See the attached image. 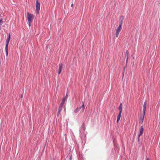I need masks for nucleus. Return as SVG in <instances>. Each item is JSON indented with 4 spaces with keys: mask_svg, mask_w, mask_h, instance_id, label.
I'll use <instances>...</instances> for the list:
<instances>
[{
    "mask_svg": "<svg viewBox=\"0 0 160 160\" xmlns=\"http://www.w3.org/2000/svg\"><path fill=\"white\" fill-rule=\"evenodd\" d=\"M129 55V53L128 52V51H127L126 53V56L127 57V62L128 61V56Z\"/></svg>",
    "mask_w": 160,
    "mask_h": 160,
    "instance_id": "14",
    "label": "nucleus"
},
{
    "mask_svg": "<svg viewBox=\"0 0 160 160\" xmlns=\"http://www.w3.org/2000/svg\"><path fill=\"white\" fill-rule=\"evenodd\" d=\"M10 34L9 33L8 38L6 41V44L8 45L9 42L10 41Z\"/></svg>",
    "mask_w": 160,
    "mask_h": 160,
    "instance_id": "9",
    "label": "nucleus"
},
{
    "mask_svg": "<svg viewBox=\"0 0 160 160\" xmlns=\"http://www.w3.org/2000/svg\"><path fill=\"white\" fill-rule=\"evenodd\" d=\"M85 124L83 123L80 128V132L81 133H83L85 131Z\"/></svg>",
    "mask_w": 160,
    "mask_h": 160,
    "instance_id": "6",
    "label": "nucleus"
},
{
    "mask_svg": "<svg viewBox=\"0 0 160 160\" xmlns=\"http://www.w3.org/2000/svg\"><path fill=\"white\" fill-rule=\"evenodd\" d=\"M146 160H149V159L148 158H146Z\"/></svg>",
    "mask_w": 160,
    "mask_h": 160,
    "instance_id": "21",
    "label": "nucleus"
},
{
    "mask_svg": "<svg viewBox=\"0 0 160 160\" xmlns=\"http://www.w3.org/2000/svg\"><path fill=\"white\" fill-rule=\"evenodd\" d=\"M73 5V3H72L71 5V7H72Z\"/></svg>",
    "mask_w": 160,
    "mask_h": 160,
    "instance_id": "22",
    "label": "nucleus"
},
{
    "mask_svg": "<svg viewBox=\"0 0 160 160\" xmlns=\"http://www.w3.org/2000/svg\"><path fill=\"white\" fill-rule=\"evenodd\" d=\"M139 138L140 137H138V141L139 142V141H140V138Z\"/></svg>",
    "mask_w": 160,
    "mask_h": 160,
    "instance_id": "20",
    "label": "nucleus"
},
{
    "mask_svg": "<svg viewBox=\"0 0 160 160\" xmlns=\"http://www.w3.org/2000/svg\"><path fill=\"white\" fill-rule=\"evenodd\" d=\"M67 97H68L67 94H66V96L65 97H67Z\"/></svg>",
    "mask_w": 160,
    "mask_h": 160,
    "instance_id": "23",
    "label": "nucleus"
},
{
    "mask_svg": "<svg viewBox=\"0 0 160 160\" xmlns=\"http://www.w3.org/2000/svg\"><path fill=\"white\" fill-rule=\"evenodd\" d=\"M122 103H121L119 106H122Z\"/></svg>",
    "mask_w": 160,
    "mask_h": 160,
    "instance_id": "24",
    "label": "nucleus"
},
{
    "mask_svg": "<svg viewBox=\"0 0 160 160\" xmlns=\"http://www.w3.org/2000/svg\"><path fill=\"white\" fill-rule=\"evenodd\" d=\"M82 104L81 106H80L79 108H77L74 111V112L75 113H77L80 110V109L81 108H82V112H84V109H85V107L84 106V103H83V102H82Z\"/></svg>",
    "mask_w": 160,
    "mask_h": 160,
    "instance_id": "5",
    "label": "nucleus"
},
{
    "mask_svg": "<svg viewBox=\"0 0 160 160\" xmlns=\"http://www.w3.org/2000/svg\"><path fill=\"white\" fill-rule=\"evenodd\" d=\"M121 113H119L118 115L117 116V123L118 122V121H119V120L120 119Z\"/></svg>",
    "mask_w": 160,
    "mask_h": 160,
    "instance_id": "10",
    "label": "nucleus"
},
{
    "mask_svg": "<svg viewBox=\"0 0 160 160\" xmlns=\"http://www.w3.org/2000/svg\"><path fill=\"white\" fill-rule=\"evenodd\" d=\"M62 64H59V69L58 71V74H59L62 71Z\"/></svg>",
    "mask_w": 160,
    "mask_h": 160,
    "instance_id": "7",
    "label": "nucleus"
},
{
    "mask_svg": "<svg viewBox=\"0 0 160 160\" xmlns=\"http://www.w3.org/2000/svg\"><path fill=\"white\" fill-rule=\"evenodd\" d=\"M34 15L32 14L29 12H28L27 19L28 22H32L34 18Z\"/></svg>",
    "mask_w": 160,
    "mask_h": 160,
    "instance_id": "3",
    "label": "nucleus"
},
{
    "mask_svg": "<svg viewBox=\"0 0 160 160\" xmlns=\"http://www.w3.org/2000/svg\"><path fill=\"white\" fill-rule=\"evenodd\" d=\"M124 19L123 16H122L120 18V22H119V25L118 27V28H117L115 33V35L116 37L117 38H118V36L119 34L121 31L122 29V23Z\"/></svg>",
    "mask_w": 160,
    "mask_h": 160,
    "instance_id": "1",
    "label": "nucleus"
},
{
    "mask_svg": "<svg viewBox=\"0 0 160 160\" xmlns=\"http://www.w3.org/2000/svg\"><path fill=\"white\" fill-rule=\"evenodd\" d=\"M3 22L2 21V19L0 20V28L1 27L2 25Z\"/></svg>",
    "mask_w": 160,
    "mask_h": 160,
    "instance_id": "16",
    "label": "nucleus"
},
{
    "mask_svg": "<svg viewBox=\"0 0 160 160\" xmlns=\"http://www.w3.org/2000/svg\"><path fill=\"white\" fill-rule=\"evenodd\" d=\"M8 45L6 44L5 48V51H8Z\"/></svg>",
    "mask_w": 160,
    "mask_h": 160,
    "instance_id": "15",
    "label": "nucleus"
},
{
    "mask_svg": "<svg viewBox=\"0 0 160 160\" xmlns=\"http://www.w3.org/2000/svg\"><path fill=\"white\" fill-rule=\"evenodd\" d=\"M60 112H59V111H58V114H57L58 116L59 115V114L60 113Z\"/></svg>",
    "mask_w": 160,
    "mask_h": 160,
    "instance_id": "19",
    "label": "nucleus"
},
{
    "mask_svg": "<svg viewBox=\"0 0 160 160\" xmlns=\"http://www.w3.org/2000/svg\"><path fill=\"white\" fill-rule=\"evenodd\" d=\"M146 105V102H144L143 106V113L142 115H141V117L140 118V122L141 123H143L144 119V116L145 114Z\"/></svg>",
    "mask_w": 160,
    "mask_h": 160,
    "instance_id": "2",
    "label": "nucleus"
},
{
    "mask_svg": "<svg viewBox=\"0 0 160 160\" xmlns=\"http://www.w3.org/2000/svg\"><path fill=\"white\" fill-rule=\"evenodd\" d=\"M143 126H142L140 127V130L139 134L138 135V137H140L143 133Z\"/></svg>",
    "mask_w": 160,
    "mask_h": 160,
    "instance_id": "8",
    "label": "nucleus"
},
{
    "mask_svg": "<svg viewBox=\"0 0 160 160\" xmlns=\"http://www.w3.org/2000/svg\"><path fill=\"white\" fill-rule=\"evenodd\" d=\"M67 99V97H65L64 98L62 99V102L61 104H62V105H63L65 102V101H66Z\"/></svg>",
    "mask_w": 160,
    "mask_h": 160,
    "instance_id": "12",
    "label": "nucleus"
},
{
    "mask_svg": "<svg viewBox=\"0 0 160 160\" xmlns=\"http://www.w3.org/2000/svg\"><path fill=\"white\" fill-rule=\"evenodd\" d=\"M63 105H62V104H60L58 110V111H59V112H61V111H62V108Z\"/></svg>",
    "mask_w": 160,
    "mask_h": 160,
    "instance_id": "11",
    "label": "nucleus"
},
{
    "mask_svg": "<svg viewBox=\"0 0 160 160\" xmlns=\"http://www.w3.org/2000/svg\"><path fill=\"white\" fill-rule=\"evenodd\" d=\"M36 12L37 14H38L39 13L40 9V3L38 2V0H36Z\"/></svg>",
    "mask_w": 160,
    "mask_h": 160,
    "instance_id": "4",
    "label": "nucleus"
},
{
    "mask_svg": "<svg viewBox=\"0 0 160 160\" xmlns=\"http://www.w3.org/2000/svg\"><path fill=\"white\" fill-rule=\"evenodd\" d=\"M22 97H23V95H22L21 96V98H22Z\"/></svg>",
    "mask_w": 160,
    "mask_h": 160,
    "instance_id": "25",
    "label": "nucleus"
},
{
    "mask_svg": "<svg viewBox=\"0 0 160 160\" xmlns=\"http://www.w3.org/2000/svg\"><path fill=\"white\" fill-rule=\"evenodd\" d=\"M32 22H28V25L29 27L31 26V23Z\"/></svg>",
    "mask_w": 160,
    "mask_h": 160,
    "instance_id": "17",
    "label": "nucleus"
},
{
    "mask_svg": "<svg viewBox=\"0 0 160 160\" xmlns=\"http://www.w3.org/2000/svg\"><path fill=\"white\" fill-rule=\"evenodd\" d=\"M70 160H71V157H70Z\"/></svg>",
    "mask_w": 160,
    "mask_h": 160,
    "instance_id": "26",
    "label": "nucleus"
},
{
    "mask_svg": "<svg viewBox=\"0 0 160 160\" xmlns=\"http://www.w3.org/2000/svg\"><path fill=\"white\" fill-rule=\"evenodd\" d=\"M6 55L7 56H8V51L6 52Z\"/></svg>",
    "mask_w": 160,
    "mask_h": 160,
    "instance_id": "18",
    "label": "nucleus"
},
{
    "mask_svg": "<svg viewBox=\"0 0 160 160\" xmlns=\"http://www.w3.org/2000/svg\"><path fill=\"white\" fill-rule=\"evenodd\" d=\"M118 109L119 111V113H122V106H119V107H118Z\"/></svg>",
    "mask_w": 160,
    "mask_h": 160,
    "instance_id": "13",
    "label": "nucleus"
}]
</instances>
